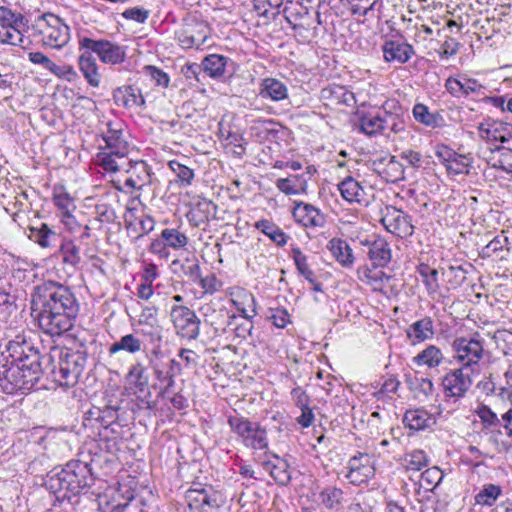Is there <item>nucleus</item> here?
I'll use <instances>...</instances> for the list:
<instances>
[{
  "label": "nucleus",
  "mask_w": 512,
  "mask_h": 512,
  "mask_svg": "<svg viewBox=\"0 0 512 512\" xmlns=\"http://www.w3.org/2000/svg\"><path fill=\"white\" fill-rule=\"evenodd\" d=\"M79 308L72 289L59 282L46 281L32 293V314L39 328L50 336H60L70 330Z\"/></svg>",
  "instance_id": "1"
},
{
  "label": "nucleus",
  "mask_w": 512,
  "mask_h": 512,
  "mask_svg": "<svg viewBox=\"0 0 512 512\" xmlns=\"http://www.w3.org/2000/svg\"><path fill=\"white\" fill-rule=\"evenodd\" d=\"M41 356L32 342L17 335L0 355V387L7 394L30 391L42 375Z\"/></svg>",
  "instance_id": "2"
},
{
  "label": "nucleus",
  "mask_w": 512,
  "mask_h": 512,
  "mask_svg": "<svg viewBox=\"0 0 512 512\" xmlns=\"http://www.w3.org/2000/svg\"><path fill=\"white\" fill-rule=\"evenodd\" d=\"M93 482L90 465L80 460H72L60 471H50L44 485L58 499L70 500L72 496L88 489Z\"/></svg>",
  "instance_id": "3"
},
{
  "label": "nucleus",
  "mask_w": 512,
  "mask_h": 512,
  "mask_svg": "<svg viewBox=\"0 0 512 512\" xmlns=\"http://www.w3.org/2000/svg\"><path fill=\"white\" fill-rule=\"evenodd\" d=\"M53 352L58 354V364L51 369L54 381L61 386H74L85 369L87 353L68 348L54 349Z\"/></svg>",
  "instance_id": "4"
},
{
  "label": "nucleus",
  "mask_w": 512,
  "mask_h": 512,
  "mask_svg": "<svg viewBox=\"0 0 512 512\" xmlns=\"http://www.w3.org/2000/svg\"><path fill=\"white\" fill-rule=\"evenodd\" d=\"M33 29L42 36L43 45L60 49L69 41V27L61 18L52 14L44 13L39 16L33 25Z\"/></svg>",
  "instance_id": "5"
},
{
  "label": "nucleus",
  "mask_w": 512,
  "mask_h": 512,
  "mask_svg": "<svg viewBox=\"0 0 512 512\" xmlns=\"http://www.w3.org/2000/svg\"><path fill=\"white\" fill-rule=\"evenodd\" d=\"M170 320L176 335L187 340L198 338L201 320L189 307L173 305L170 310Z\"/></svg>",
  "instance_id": "6"
},
{
  "label": "nucleus",
  "mask_w": 512,
  "mask_h": 512,
  "mask_svg": "<svg viewBox=\"0 0 512 512\" xmlns=\"http://www.w3.org/2000/svg\"><path fill=\"white\" fill-rule=\"evenodd\" d=\"M79 46L81 49L95 53L105 64L118 65L123 63L126 58V48L109 40L83 37L79 40Z\"/></svg>",
  "instance_id": "7"
},
{
  "label": "nucleus",
  "mask_w": 512,
  "mask_h": 512,
  "mask_svg": "<svg viewBox=\"0 0 512 512\" xmlns=\"http://www.w3.org/2000/svg\"><path fill=\"white\" fill-rule=\"evenodd\" d=\"M452 350L455 352V358L463 364L464 367H470L478 364L484 354V340L480 338L479 333L472 337H458L452 342Z\"/></svg>",
  "instance_id": "8"
},
{
  "label": "nucleus",
  "mask_w": 512,
  "mask_h": 512,
  "mask_svg": "<svg viewBox=\"0 0 512 512\" xmlns=\"http://www.w3.org/2000/svg\"><path fill=\"white\" fill-rule=\"evenodd\" d=\"M106 146L109 152L99 155V162L102 168L107 172H117L124 169L127 166L128 142L123 137H110V141L106 143Z\"/></svg>",
  "instance_id": "9"
},
{
  "label": "nucleus",
  "mask_w": 512,
  "mask_h": 512,
  "mask_svg": "<svg viewBox=\"0 0 512 512\" xmlns=\"http://www.w3.org/2000/svg\"><path fill=\"white\" fill-rule=\"evenodd\" d=\"M380 222L388 232L400 238L409 237L414 232L410 216L391 205L385 206L381 210Z\"/></svg>",
  "instance_id": "10"
},
{
  "label": "nucleus",
  "mask_w": 512,
  "mask_h": 512,
  "mask_svg": "<svg viewBox=\"0 0 512 512\" xmlns=\"http://www.w3.org/2000/svg\"><path fill=\"white\" fill-rule=\"evenodd\" d=\"M471 385L472 380L468 374H464V368L451 370L442 379L445 400L463 398Z\"/></svg>",
  "instance_id": "11"
},
{
  "label": "nucleus",
  "mask_w": 512,
  "mask_h": 512,
  "mask_svg": "<svg viewBox=\"0 0 512 512\" xmlns=\"http://www.w3.org/2000/svg\"><path fill=\"white\" fill-rule=\"evenodd\" d=\"M348 473L346 475L353 485L367 483L375 474V468L371 463V457L366 453H358L350 458L348 462Z\"/></svg>",
  "instance_id": "12"
},
{
  "label": "nucleus",
  "mask_w": 512,
  "mask_h": 512,
  "mask_svg": "<svg viewBox=\"0 0 512 512\" xmlns=\"http://www.w3.org/2000/svg\"><path fill=\"white\" fill-rule=\"evenodd\" d=\"M210 35V29L205 22L192 21L187 23L178 34V41L185 49H199Z\"/></svg>",
  "instance_id": "13"
},
{
  "label": "nucleus",
  "mask_w": 512,
  "mask_h": 512,
  "mask_svg": "<svg viewBox=\"0 0 512 512\" xmlns=\"http://www.w3.org/2000/svg\"><path fill=\"white\" fill-rule=\"evenodd\" d=\"M405 111L402 106L395 100L386 101L380 111L383 133L391 131L399 133L405 129L404 116Z\"/></svg>",
  "instance_id": "14"
},
{
  "label": "nucleus",
  "mask_w": 512,
  "mask_h": 512,
  "mask_svg": "<svg viewBox=\"0 0 512 512\" xmlns=\"http://www.w3.org/2000/svg\"><path fill=\"white\" fill-rule=\"evenodd\" d=\"M127 166L122 169L128 174L124 182V186L133 190H141L144 186L150 184L151 174L150 169L146 162L140 161H126Z\"/></svg>",
  "instance_id": "15"
},
{
  "label": "nucleus",
  "mask_w": 512,
  "mask_h": 512,
  "mask_svg": "<svg viewBox=\"0 0 512 512\" xmlns=\"http://www.w3.org/2000/svg\"><path fill=\"white\" fill-rule=\"evenodd\" d=\"M481 139L487 142H507L512 137V125L501 121H486L478 126Z\"/></svg>",
  "instance_id": "16"
},
{
  "label": "nucleus",
  "mask_w": 512,
  "mask_h": 512,
  "mask_svg": "<svg viewBox=\"0 0 512 512\" xmlns=\"http://www.w3.org/2000/svg\"><path fill=\"white\" fill-rule=\"evenodd\" d=\"M292 215L296 222L307 228L323 227L326 222L324 214L318 208L308 203H296Z\"/></svg>",
  "instance_id": "17"
},
{
  "label": "nucleus",
  "mask_w": 512,
  "mask_h": 512,
  "mask_svg": "<svg viewBox=\"0 0 512 512\" xmlns=\"http://www.w3.org/2000/svg\"><path fill=\"white\" fill-rule=\"evenodd\" d=\"M435 336L434 321L425 316L410 324L406 329V337L411 345L430 341Z\"/></svg>",
  "instance_id": "18"
},
{
  "label": "nucleus",
  "mask_w": 512,
  "mask_h": 512,
  "mask_svg": "<svg viewBox=\"0 0 512 512\" xmlns=\"http://www.w3.org/2000/svg\"><path fill=\"white\" fill-rule=\"evenodd\" d=\"M361 244L368 247L367 254L375 268L385 267L391 261V249L384 238L366 239Z\"/></svg>",
  "instance_id": "19"
},
{
  "label": "nucleus",
  "mask_w": 512,
  "mask_h": 512,
  "mask_svg": "<svg viewBox=\"0 0 512 512\" xmlns=\"http://www.w3.org/2000/svg\"><path fill=\"white\" fill-rule=\"evenodd\" d=\"M205 323L211 325L216 332L225 331L228 319L237 320L235 315H229L224 308H216L212 303H207L200 308ZM232 324L228 322V325Z\"/></svg>",
  "instance_id": "20"
},
{
  "label": "nucleus",
  "mask_w": 512,
  "mask_h": 512,
  "mask_svg": "<svg viewBox=\"0 0 512 512\" xmlns=\"http://www.w3.org/2000/svg\"><path fill=\"white\" fill-rule=\"evenodd\" d=\"M78 67L87 83L92 87H98L101 83V74L98 71L96 59L86 49L78 58Z\"/></svg>",
  "instance_id": "21"
},
{
  "label": "nucleus",
  "mask_w": 512,
  "mask_h": 512,
  "mask_svg": "<svg viewBox=\"0 0 512 512\" xmlns=\"http://www.w3.org/2000/svg\"><path fill=\"white\" fill-rule=\"evenodd\" d=\"M384 59L387 62L406 63L414 54V48L407 43L387 41L383 46Z\"/></svg>",
  "instance_id": "22"
},
{
  "label": "nucleus",
  "mask_w": 512,
  "mask_h": 512,
  "mask_svg": "<svg viewBox=\"0 0 512 512\" xmlns=\"http://www.w3.org/2000/svg\"><path fill=\"white\" fill-rule=\"evenodd\" d=\"M327 249L341 266L345 268L353 266L355 261L353 250L345 240L332 238L327 244Z\"/></svg>",
  "instance_id": "23"
},
{
  "label": "nucleus",
  "mask_w": 512,
  "mask_h": 512,
  "mask_svg": "<svg viewBox=\"0 0 512 512\" xmlns=\"http://www.w3.org/2000/svg\"><path fill=\"white\" fill-rule=\"evenodd\" d=\"M113 97L116 104L125 108L140 107L145 103L141 90L131 85L117 88Z\"/></svg>",
  "instance_id": "24"
},
{
  "label": "nucleus",
  "mask_w": 512,
  "mask_h": 512,
  "mask_svg": "<svg viewBox=\"0 0 512 512\" xmlns=\"http://www.w3.org/2000/svg\"><path fill=\"white\" fill-rule=\"evenodd\" d=\"M491 156L488 163L492 168L500 169L508 174H512V149L504 146H494L489 148Z\"/></svg>",
  "instance_id": "25"
},
{
  "label": "nucleus",
  "mask_w": 512,
  "mask_h": 512,
  "mask_svg": "<svg viewBox=\"0 0 512 512\" xmlns=\"http://www.w3.org/2000/svg\"><path fill=\"white\" fill-rule=\"evenodd\" d=\"M259 95L262 98L281 101L288 97V89L286 85L278 79L265 78L260 84Z\"/></svg>",
  "instance_id": "26"
},
{
  "label": "nucleus",
  "mask_w": 512,
  "mask_h": 512,
  "mask_svg": "<svg viewBox=\"0 0 512 512\" xmlns=\"http://www.w3.org/2000/svg\"><path fill=\"white\" fill-rule=\"evenodd\" d=\"M144 347L143 341L136 335L126 334L109 346L108 353L114 355L120 351H125L129 354H137L143 351Z\"/></svg>",
  "instance_id": "27"
},
{
  "label": "nucleus",
  "mask_w": 512,
  "mask_h": 512,
  "mask_svg": "<svg viewBox=\"0 0 512 512\" xmlns=\"http://www.w3.org/2000/svg\"><path fill=\"white\" fill-rule=\"evenodd\" d=\"M444 355L441 349L435 345H428L424 350L413 357V363L418 366L436 368L442 364Z\"/></svg>",
  "instance_id": "28"
},
{
  "label": "nucleus",
  "mask_w": 512,
  "mask_h": 512,
  "mask_svg": "<svg viewBox=\"0 0 512 512\" xmlns=\"http://www.w3.org/2000/svg\"><path fill=\"white\" fill-rule=\"evenodd\" d=\"M403 423L410 430L419 431L429 427L434 421L427 411L418 408L406 411Z\"/></svg>",
  "instance_id": "29"
},
{
  "label": "nucleus",
  "mask_w": 512,
  "mask_h": 512,
  "mask_svg": "<svg viewBox=\"0 0 512 512\" xmlns=\"http://www.w3.org/2000/svg\"><path fill=\"white\" fill-rule=\"evenodd\" d=\"M274 459V461H264L263 465L278 484L287 485L291 480L290 472L288 470L289 465L284 459H281L276 455H274Z\"/></svg>",
  "instance_id": "30"
},
{
  "label": "nucleus",
  "mask_w": 512,
  "mask_h": 512,
  "mask_svg": "<svg viewBox=\"0 0 512 512\" xmlns=\"http://www.w3.org/2000/svg\"><path fill=\"white\" fill-rule=\"evenodd\" d=\"M338 189L344 200L349 203H360L364 197L363 187L351 176L346 177L338 184Z\"/></svg>",
  "instance_id": "31"
},
{
  "label": "nucleus",
  "mask_w": 512,
  "mask_h": 512,
  "mask_svg": "<svg viewBox=\"0 0 512 512\" xmlns=\"http://www.w3.org/2000/svg\"><path fill=\"white\" fill-rule=\"evenodd\" d=\"M254 226L278 246H284L287 243L288 236L279 226L270 220L261 219L257 221Z\"/></svg>",
  "instance_id": "32"
},
{
  "label": "nucleus",
  "mask_w": 512,
  "mask_h": 512,
  "mask_svg": "<svg viewBox=\"0 0 512 512\" xmlns=\"http://www.w3.org/2000/svg\"><path fill=\"white\" fill-rule=\"evenodd\" d=\"M157 313L158 309L155 306L144 307L139 315L138 323L150 328L149 331L142 330L144 335L156 336L157 339H160Z\"/></svg>",
  "instance_id": "33"
},
{
  "label": "nucleus",
  "mask_w": 512,
  "mask_h": 512,
  "mask_svg": "<svg viewBox=\"0 0 512 512\" xmlns=\"http://www.w3.org/2000/svg\"><path fill=\"white\" fill-rule=\"evenodd\" d=\"M29 237L42 248L54 246L59 238L58 234L45 223H42L40 227H31Z\"/></svg>",
  "instance_id": "34"
},
{
  "label": "nucleus",
  "mask_w": 512,
  "mask_h": 512,
  "mask_svg": "<svg viewBox=\"0 0 512 512\" xmlns=\"http://www.w3.org/2000/svg\"><path fill=\"white\" fill-rule=\"evenodd\" d=\"M53 202L65 218L72 217V212L76 206L74 199L64 189L63 186H55L53 189Z\"/></svg>",
  "instance_id": "35"
},
{
  "label": "nucleus",
  "mask_w": 512,
  "mask_h": 512,
  "mask_svg": "<svg viewBox=\"0 0 512 512\" xmlns=\"http://www.w3.org/2000/svg\"><path fill=\"white\" fill-rule=\"evenodd\" d=\"M228 58L218 54H210L202 61V69L212 78H218L224 75Z\"/></svg>",
  "instance_id": "36"
},
{
  "label": "nucleus",
  "mask_w": 512,
  "mask_h": 512,
  "mask_svg": "<svg viewBox=\"0 0 512 512\" xmlns=\"http://www.w3.org/2000/svg\"><path fill=\"white\" fill-rule=\"evenodd\" d=\"M58 253L62 257V263L76 269L81 261L80 249L72 240H63Z\"/></svg>",
  "instance_id": "37"
},
{
  "label": "nucleus",
  "mask_w": 512,
  "mask_h": 512,
  "mask_svg": "<svg viewBox=\"0 0 512 512\" xmlns=\"http://www.w3.org/2000/svg\"><path fill=\"white\" fill-rule=\"evenodd\" d=\"M475 413L480 419L483 432L490 433L493 432L494 429L499 428L501 424V417L499 418L487 405H479L475 410Z\"/></svg>",
  "instance_id": "38"
},
{
  "label": "nucleus",
  "mask_w": 512,
  "mask_h": 512,
  "mask_svg": "<svg viewBox=\"0 0 512 512\" xmlns=\"http://www.w3.org/2000/svg\"><path fill=\"white\" fill-rule=\"evenodd\" d=\"M358 126L359 130L368 136L383 133L380 111L376 114L367 113L361 115Z\"/></svg>",
  "instance_id": "39"
},
{
  "label": "nucleus",
  "mask_w": 512,
  "mask_h": 512,
  "mask_svg": "<svg viewBox=\"0 0 512 512\" xmlns=\"http://www.w3.org/2000/svg\"><path fill=\"white\" fill-rule=\"evenodd\" d=\"M126 379L134 385L139 392H144L148 386L146 368L141 362H136L129 368Z\"/></svg>",
  "instance_id": "40"
},
{
  "label": "nucleus",
  "mask_w": 512,
  "mask_h": 512,
  "mask_svg": "<svg viewBox=\"0 0 512 512\" xmlns=\"http://www.w3.org/2000/svg\"><path fill=\"white\" fill-rule=\"evenodd\" d=\"M502 494V488L496 484H485L475 495V503L483 506H492Z\"/></svg>",
  "instance_id": "41"
},
{
  "label": "nucleus",
  "mask_w": 512,
  "mask_h": 512,
  "mask_svg": "<svg viewBox=\"0 0 512 512\" xmlns=\"http://www.w3.org/2000/svg\"><path fill=\"white\" fill-rule=\"evenodd\" d=\"M242 301L239 299H233L232 303L237 307V310L242 313L240 318L237 317L236 321L242 320L243 318L249 317L251 320L256 314V300L251 293L242 292Z\"/></svg>",
  "instance_id": "42"
},
{
  "label": "nucleus",
  "mask_w": 512,
  "mask_h": 512,
  "mask_svg": "<svg viewBox=\"0 0 512 512\" xmlns=\"http://www.w3.org/2000/svg\"><path fill=\"white\" fill-rule=\"evenodd\" d=\"M243 438V442L246 446L253 449H265L268 447V440L266 430L262 428L258 423H255L252 427V431Z\"/></svg>",
  "instance_id": "43"
},
{
  "label": "nucleus",
  "mask_w": 512,
  "mask_h": 512,
  "mask_svg": "<svg viewBox=\"0 0 512 512\" xmlns=\"http://www.w3.org/2000/svg\"><path fill=\"white\" fill-rule=\"evenodd\" d=\"M187 498L199 504V506H208L210 508L218 507L217 495L209 493L205 488L190 489L187 491Z\"/></svg>",
  "instance_id": "44"
},
{
  "label": "nucleus",
  "mask_w": 512,
  "mask_h": 512,
  "mask_svg": "<svg viewBox=\"0 0 512 512\" xmlns=\"http://www.w3.org/2000/svg\"><path fill=\"white\" fill-rule=\"evenodd\" d=\"M359 278L362 282L370 285L373 290L378 291L383 287V281L389 280V276H387L383 271L374 269L365 268L363 271H359Z\"/></svg>",
  "instance_id": "45"
},
{
  "label": "nucleus",
  "mask_w": 512,
  "mask_h": 512,
  "mask_svg": "<svg viewBox=\"0 0 512 512\" xmlns=\"http://www.w3.org/2000/svg\"><path fill=\"white\" fill-rule=\"evenodd\" d=\"M508 245V237L501 233L495 236L487 245L482 248L480 255L482 258L498 256V254L504 249L509 251Z\"/></svg>",
  "instance_id": "46"
},
{
  "label": "nucleus",
  "mask_w": 512,
  "mask_h": 512,
  "mask_svg": "<svg viewBox=\"0 0 512 512\" xmlns=\"http://www.w3.org/2000/svg\"><path fill=\"white\" fill-rule=\"evenodd\" d=\"M291 257L294 260L297 271L303 276L308 282H313L314 272L308 264L307 256L298 247L291 249Z\"/></svg>",
  "instance_id": "47"
},
{
  "label": "nucleus",
  "mask_w": 512,
  "mask_h": 512,
  "mask_svg": "<svg viewBox=\"0 0 512 512\" xmlns=\"http://www.w3.org/2000/svg\"><path fill=\"white\" fill-rule=\"evenodd\" d=\"M161 238L166 242L168 248L181 249L188 244L186 234L175 228H166L161 232Z\"/></svg>",
  "instance_id": "48"
},
{
  "label": "nucleus",
  "mask_w": 512,
  "mask_h": 512,
  "mask_svg": "<svg viewBox=\"0 0 512 512\" xmlns=\"http://www.w3.org/2000/svg\"><path fill=\"white\" fill-rule=\"evenodd\" d=\"M276 187L286 195H296L305 191L306 182L298 176L292 178H280L276 181Z\"/></svg>",
  "instance_id": "49"
},
{
  "label": "nucleus",
  "mask_w": 512,
  "mask_h": 512,
  "mask_svg": "<svg viewBox=\"0 0 512 512\" xmlns=\"http://www.w3.org/2000/svg\"><path fill=\"white\" fill-rule=\"evenodd\" d=\"M168 166L171 169V171L176 175L177 182L181 187H187L192 184V181L194 179V171L191 168L183 165L182 163L176 160L169 161Z\"/></svg>",
  "instance_id": "50"
},
{
  "label": "nucleus",
  "mask_w": 512,
  "mask_h": 512,
  "mask_svg": "<svg viewBox=\"0 0 512 512\" xmlns=\"http://www.w3.org/2000/svg\"><path fill=\"white\" fill-rule=\"evenodd\" d=\"M319 498L327 509H334L341 504L343 491L335 486H328L320 492Z\"/></svg>",
  "instance_id": "51"
},
{
  "label": "nucleus",
  "mask_w": 512,
  "mask_h": 512,
  "mask_svg": "<svg viewBox=\"0 0 512 512\" xmlns=\"http://www.w3.org/2000/svg\"><path fill=\"white\" fill-rule=\"evenodd\" d=\"M28 20L21 14L12 12L6 7H0V26L25 27Z\"/></svg>",
  "instance_id": "52"
},
{
  "label": "nucleus",
  "mask_w": 512,
  "mask_h": 512,
  "mask_svg": "<svg viewBox=\"0 0 512 512\" xmlns=\"http://www.w3.org/2000/svg\"><path fill=\"white\" fill-rule=\"evenodd\" d=\"M472 165V159L466 155L456 153L455 157L451 160L449 164H447L448 173L458 175V174H468Z\"/></svg>",
  "instance_id": "53"
},
{
  "label": "nucleus",
  "mask_w": 512,
  "mask_h": 512,
  "mask_svg": "<svg viewBox=\"0 0 512 512\" xmlns=\"http://www.w3.org/2000/svg\"><path fill=\"white\" fill-rule=\"evenodd\" d=\"M228 424L231 430L243 439L245 436L250 435L249 433L252 431L255 423L250 422L244 417L230 416Z\"/></svg>",
  "instance_id": "54"
},
{
  "label": "nucleus",
  "mask_w": 512,
  "mask_h": 512,
  "mask_svg": "<svg viewBox=\"0 0 512 512\" xmlns=\"http://www.w3.org/2000/svg\"><path fill=\"white\" fill-rule=\"evenodd\" d=\"M442 274L447 279L451 288L461 286L466 280V271L462 266H449L443 270Z\"/></svg>",
  "instance_id": "55"
},
{
  "label": "nucleus",
  "mask_w": 512,
  "mask_h": 512,
  "mask_svg": "<svg viewBox=\"0 0 512 512\" xmlns=\"http://www.w3.org/2000/svg\"><path fill=\"white\" fill-rule=\"evenodd\" d=\"M426 465L427 457L422 450H414L405 457V466L408 470L420 471Z\"/></svg>",
  "instance_id": "56"
},
{
  "label": "nucleus",
  "mask_w": 512,
  "mask_h": 512,
  "mask_svg": "<svg viewBox=\"0 0 512 512\" xmlns=\"http://www.w3.org/2000/svg\"><path fill=\"white\" fill-rule=\"evenodd\" d=\"M413 115L415 119L427 126H437V117L428 111V108L423 104H416L413 108Z\"/></svg>",
  "instance_id": "57"
},
{
  "label": "nucleus",
  "mask_w": 512,
  "mask_h": 512,
  "mask_svg": "<svg viewBox=\"0 0 512 512\" xmlns=\"http://www.w3.org/2000/svg\"><path fill=\"white\" fill-rule=\"evenodd\" d=\"M180 265L185 276L192 282H198L201 277V269L196 259L186 258Z\"/></svg>",
  "instance_id": "58"
},
{
  "label": "nucleus",
  "mask_w": 512,
  "mask_h": 512,
  "mask_svg": "<svg viewBox=\"0 0 512 512\" xmlns=\"http://www.w3.org/2000/svg\"><path fill=\"white\" fill-rule=\"evenodd\" d=\"M21 28L22 27H7V33L5 34L2 43L14 46H21L22 48L26 49V46L24 44L25 39L21 32Z\"/></svg>",
  "instance_id": "59"
},
{
  "label": "nucleus",
  "mask_w": 512,
  "mask_h": 512,
  "mask_svg": "<svg viewBox=\"0 0 512 512\" xmlns=\"http://www.w3.org/2000/svg\"><path fill=\"white\" fill-rule=\"evenodd\" d=\"M267 318L277 328H284L290 322V315L285 309H269V315Z\"/></svg>",
  "instance_id": "60"
},
{
  "label": "nucleus",
  "mask_w": 512,
  "mask_h": 512,
  "mask_svg": "<svg viewBox=\"0 0 512 512\" xmlns=\"http://www.w3.org/2000/svg\"><path fill=\"white\" fill-rule=\"evenodd\" d=\"M51 73L56 75L59 78H64L68 81H72L76 79L77 72L74 70V68L71 65H62L59 66L57 64H53L51 70Z\"/></svg>",
  "instance_id": "61"
},
{
  "label": "nucleus",
  "mask_w": 512,
  "mask_h": 512,
  "mask_svg": "<svg viewBox=\"0 0 512 512\" xmlns=\"http://www.w3.org/2000/svg\"><path fill=\"white\" fill-rule=\"evenodd\" d=\"M283 13L285 14L286 21L292 26L293 30L298 31L305 29V25L309 26V23L303 22L304 16L294 14L291 8H284Z\"/></svg>",
  "instance_id": "62"
},
{
  "label": "nucleus",
  "mask_w": 512,
  "mask_h": 512,
  "mask_svg": "<svg viewBox=\"0 0 512 512\" xmlns=\"http://www.w3.org/2000/svg\"><path fill=\"white\" fill-rule=\"evenodd\" d=\"M148 11L143 9V8H139V7H133V8H129V9H126L123 13H122V16L126 19H130V20H134L138 23H144L146 21V19L148 18Z\"/></svg>",
  "instance_id": "63"
},
{
  "label": "nucleus",
  "mask_w": 512,
  "mask_h": 512,
  "mask_svg": "<svg viewBox=\"0 0 512 512\" xmlns=\"http://www.w3.org/2000/svg\"><path fill=\"white\" fill-rule=\"evenodd\" d=\"M235 322L234 331L237 337L245 339L247 336L251 335L253 323L249 320V317L243 318L239 323L237 321Z\"/></svg>",
  "instance_id": "64"
}]
</instances>
